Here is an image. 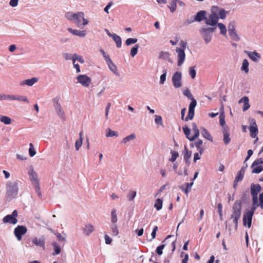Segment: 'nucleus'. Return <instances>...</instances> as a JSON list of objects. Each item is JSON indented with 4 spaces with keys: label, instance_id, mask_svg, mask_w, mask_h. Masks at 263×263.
<instances>
[{
    "label": "nucleus",
    "instance_id": "f257e3e1",
    "mask_svg": "<svg viewBox=\"0 0 263 263\" xmlns=\"http://www.w3.org/2000/svg\"><path fill=\"white\" fill-rule=\"evenodd\" d=\"M241 201L239 200H236L233 204L232 213L231 215V218L233 219L236 228L237 227L238 220L241 216Z\"/></svg>",
    "mask_w": 263,
    "mask_h": 263
},
{
    "label": "nucleus",
    "instance_id": "f03ea898",
    "mask_svg": "<svg viewBox=\"0 0 263 263\" xmlns=\"http://www.w3.org/2000/svg\"><path fill=\"white\" fill-rule=\"evenodd\" d=\"M17 183L16 181H9L6 183V197L9 199L14 198L18 192Z\"/></svg>",
    "mask_w": 263,
    "mask_h": 263
},
{
    "label": "nucleus",
    "instance_id": "7ed1b4c3",
    "mask_svg": "<svg viewBox=\"0 0 263 263\" xmlns=\"http://www.w3.org/2000/svg\"><path fill=\"white\" fill-rule=\"evenodd\" d=\"M29 175L30 180L35 188L36 192L39 196H41V192L40 191L39 180L37 178L36 173L33 171H32L29 173Z\"/></svg>",
    "mask_w": 263,
    "mask_h": 263
},
{
    "label": "nucleus",
    "instance_id": "20e7f679",
    "mask_svg": "<svg viewBox=\"0 0 263 263\" xmlns=\"http://www.w3.org/2000/svg\"><path fill=\"white\" fill-rule=\"evenodd\" d=\"M216 27L214 28H205L200 30V32L205 42L207 44L211 41L212 33L214 31Z\"/></svg>",
    "mask_w": 263,
    "mask_h": 263
},
{
    "label": "nucleus",
    "instance_id": "39448f33",
    "mask_svg": "<svg viewBox=\"0 0 263 263\" xmlns=\"http://www.w3.org/2000/svg\"><path fill=\"white\" fill-rule=\"evenodd\" d=\"M17 215V211L15 210L13 211L11 215L9 214L5 216L3 219V221L4 223H10L15 224L17 222V220L16 219Z\"/></svg>",
    "mask_w": 263,
    "mask_h": 263
},
{
    "label": "nucleus",
    "instance_id": "423d86ee",
    "mask_svg": "<svg viewBox=\"0 0 263 263\" xmlns=\"http://www.w3.org/2000/svg\"><path fill=\"white\" fill-rule=\"evenodd\" d=\"M191 101H192L189 105V112L187 115L184 119V120L185 121H187L189 120H192L194 116V110L197 105V102L194 98L191 99Z\"/></svg>",
    "mask_w": 263,
    "mask_h": 263
},
{
    "label": "nucleus",
    "instance_id": "0eeeda50",
    "mask_svg": "<svg viewBox=\"0 0 263 263\" xmlns=\"http://www.w3.org/2000/svg\"><path fill=\"white\" fill-rule=\"evenodd\" d=\"M249 122L250 123V125L249 126V129L250 132V136L252 138H254L257 136L258 133L257 126L256 123V121L253 118H250L249 119Z\"/></svg>",
    "mask_w": 263,
    "mask_h": 263
},
{
    "label": "nucleus",
    "instance_id": "6e6552de",
    "mask_svg": "<svg viewBox=\"0 0 263 263\" xmlns=\"http://www.w3.org/2000/svg\"><path fill=\"white\" fill-rule=\"evenodd\" d=\"M27 231V228L23 226H18L14 229V234L17 239L20 241L22 238V236L25 235Z\"/></svg>",
    "mask_w": 263,
    "mask_h": 263
},
{
    "label": "nucleus",
    "instance_id": "1a4fd4ad",
    "mask_svg": "<svg viewBox=\"0 0 263 263\" xmlns=\"http://www.w3.org/2000/svg\"><path fill=\"white\" fill-rule=\"evenodd\" d=\"M74 20H76V24L78 27H81L82 20L83 21V25L84 26L88 24V21L84 18V13L83 12L77 13Z\"/></svg>",
    "mask_w": 263,
    "mask_h": 263
},
{
    "label": "nucleus",
    "instance_id": "9d476101",
    "mask_svg": "<svg viewBox=\"0 0 263 263\" xmlns=\"http://www.w3.org/2000/svg\"><path fill=\"white\" fill-rule=\"evenodd\" d=\"M77 79L79 83L85 87H88L91 82V79L85 74L78 76Z\"/></svg>",
    "mask_w": 263,
    "mask_h": 263
},
{
    "label": "nucleus",
    "instance_id": "9b49d317",
    "mask_svg": "<svg viewBox=\"0 0 263 263\" xmlns=\"http://www.w3.org/2000/svg\"><path fill=\"white\" fill-rule=\"evenodd\" d=\"M181 72L179 71H176L173 74L172 77V82L173 84V86L175 88H179L181 86Z\"/></svg>",
    "mask_w": 263,
    "mask_h": 263
},
{
    "label": "nucleus",
    "instance_id": "f8f14e48",
    "mask_svg": "<svg viewBox=\"0 0 263 263\" xmlns=\"http://www.w3.org/2000/svg\"><path fill=\"white\" fill-rule=\"evenodd\" d=\"M54 101L55 102V103L54 104V107L55 108L56 112L58 114V115L62 119H63V120H65V113L62 108L61 104L59 102V99H54Z\"/></svg>",
    "mask_w": 263,
    "mask_h": 263
},
{
    "label": "nucleus",
    "instance_id": "ddd939ff",
    "mask_svg": "<svg viewBox=\"0 0 263 263\" xmlns=\"http://www.w3.org/2000/svg\"><path fill=\"white\" fill-rule=\"evenodd\" d=\"M253 215L246 211L243 215V224L244 226H247L250 228L252 224V220Z\"/></svg>",
    "mask_w": 263,
    "mask_h": 263
},
{
    "label": "nucleus",
    "instance_id": "4468645a",
    "mask_svg": "<svg viewBox=\"0 0 263 263\" xmlns=\"http://www.w3.org/2000/svg\"><path fill=\"white\" fill-rule=\"evenodd\" d=\"M176 52L178 53V66H181L184 62L185 58V54L183 49L177 48L176 49Z\"/></svg>",
    "mask_w": 263,
    "mask_h": 263
},
{
    "label": "nucleus",
    "instance_id": "2eb2a0df",
    "mask_svg": "<svg viewBox=\"0 0 263 263\" xmlns=\"http://www.w3.org/2000/svg\"><path fill=\"white\" fill-rule=\"evenodd\" d=\"M218 20L217 15L215 13H213L209 16L208 18L206 19L205 23L207 25L215 26L217 23Z\"/></svg>",
    "mask_w": 263,
    "mask_h": 263
},
{
    "label": "nucleus",
    "instance_id": "dca6fc26",
    "mask_svg": "<svg viewBox=\"0 0 263 263\" xmlns=\"http://www.w3.org/2000/svg\"><path fill=\"white\" fill-rule=\"evenodd\" d=\"M261 190V187L259 184H251L250 192L252 196H258V194Z\"/></svg>",
    "mask_w": 263,
    "mask_h": 263
},
{
    "label": "nucleus",
    "instance_id": "f3484780",
    "mask_svg": "<svg viewBox=\"0 0 263 263\" xmlns=\"http://www.w3.org/2000/svg\"><path fill=\"white\" fill-rule=\"evenodd\" d=\"M223 141L225 144H228L230 143L231 139L230 138V133L229 132V128L227 126L223 129Z\"/></svg>",
    "mask_w": 263,
    "mask_h": 263
},
{
    "label": "nucleus",
    "instance_id": "a211bd4d",
    "mask_svg": "<svg viewBox=\"0 0 263 263\" xmlns=\"http://www.w3.org/2000/svg\"><path fill=\"white\" fill-rule=\"evenodd\" d=\"M45 238L44 236H42V237L38 238H34L32 240V243L36 245V246H40L43 248L45 247Z\"/></svg>",
    "mask_w": 263,
    "mask_h": 263
},
{
    "label": "nucleus",
    "instance_id": "6ab92c4d",
    "mask_svg": "<svg viewBox=\"0 0 263 263\" xmlns=\"http://www.w3.org/2000/svg\"><path fill=\"white\" fill-rule=\"evenodd\" d=\"M67 30L73 35H77L81 37H84L86 34V30H78L72 29L70 28L67 29Z\"/></svg>",
    "mask_w": 263,
    "mask_h": 263
},
{
    "label": "nucleus",
    "instance_id": "aec40b11",
    "mask_svg": "<svg viewBox=\"0 0 263 263\" xmlns=\"http://www.w3.org/2000/svg\"><path fill=\"white\" fill-rule=\"evenodd\" d=\"M247 167V164L245 166L242 167L238 172L237 175L235 177V180L236 182L241 181L244 177L245 169Z\"/></svg>",
    "mask_w": 263,
    "mask_h": 263
},
{
    "label": "nucleus",
    "instance_id": "412c9836",
    "mask_svg": "<svg viewBox=\"0 0 263 263\" xmlns=\"http://www.w3.org/2000/svg\"><path fill=\"white\" fill-rule=\"evenodd\" d=\"M192 130L194 132V135L191 137V139H190V141H194L196 138L199 137V130L196 126V123H192Z\"/></svg>",
    "mask_w": 263,
    "mask_h": 263
},
{
    "label": "nucleus",
    "instance_id": "4be33fe9",
    "mask_svg": "<svg viewBox=\"0 0 263 263\" xmlns=\"http://www.w3.org/2000/svg\"><path fill=\"white\" fill-rule=\"evenodd\" d=\"M247 54L249 57L253 61L257 62L259 59L261 58L260 54L256 52V51L253 52H247Z\"/></svg>",
    "mask_w": 263,
    "mask_h": 263
},
{
    "label": "nucleus",
    "instance_id": "5701e85b",
    "mask_svg": "<svg viewBox=\"0 0 263 263\" xmlns=\"http://www.w3.org/2000/svg\"><path fill=\"white\" fill-rule=\"evenodd\" d=\"M243 103V111H246L250 107L249 100L248 97H243L241 98L239 101V103Z\"/></svg>",
    "mask_w": 263,
    "mask_h": 263
},
{
    "label": "nucleus",
    "instance_id": "b1692460",
    "mask_svg": "<svg viewBox=\"0 0 263 263\" xmlns=\"http://www.w3.org/2000/svg\"><path fill=\"white\" fill-rule=\"evenodd\" d=\"M83 230L84 233L86 235H89L95 231L93 226L90 223L86 224Z\"/></svg>",
    "mask_w": 263,
    "mask_h": 263
},
{
    "label": "nucleus",
    "instance_id": "393cba45",
    "mask_svg": "<svg viewBox=\"0 0 263 263\" xmlns=\"http://www.w3.org/2000/svg\"><path fill=\"white\" fill-rule=\"evenodd\" d=\"M37 78H32L30 79H27L23 81V82H21V84L22 85H27L28 86H31L33 85L35 83L37 82Z\"/></svg>",
    "mask_w": 263,
    "mask_h": 263
},
{
    "label": "nucleus",
    "instance_id": "a878e982",
    "mask_svg": "<svg viewBox=\"0 0 263 263\" xmlns=\"http://www.w3.org/2000/svg\"><path fill=\"white\" fill-rule=\"evenodd\" d=\"M252 170V173L253 174H259L263 171V165H255L253 166V163L251 166Z\"/></svg>",
    "mask_w": 263,
    "mask_h": 263
},
{
    "label": "nucleus",
    "instance_id": "bb28decb",
    "mask_svg": "<svg viewBox=\"0 0 263 263\" xmlns=\"http://www.w3.org/2000/svg\"><path fill=\"white\" fill-rule=\"evenodd\" d=\"M205 12L201 10L197 13L195 17L194 21L197 22H201L203 20L205 19Z\"/></svg>",
    "mask_w": 263,
    "mask_h": 263
},
{
    "label": "nucleus",
    "instance_id": "cd10ccee",
    "mask_svg": "<svg viewBox=\"0 0 263 263\" xmlns=\"http://www.w3.org/2000/svg\"><path fill=\"white\" fill-rule=\"evenodd\" d=\"M202 136L206 139L212 142L213 138L210 133L204 128L201 129Z\"/></svg>",
    "mask_w": 263,
    "mask_h": 263
},
{
    "label": "nucleus",
    "instance_id": "c85d7f7f",
    "mask_svg": "<svg viewBox=\"0 0 263 263\" xmlns=\"http://www.w3.org/2000/svg\"><path fill=\"white\" fill-rule=\"evenodd\" d=\"M112 39L116 42L117 47L118 48H120L122 45V40L121 37L115 33H112Z\"/></svg>",
    "mask_w": 263,
    "mask_h": 263
},
{
    "label": "nucleus",
    "instance_id": "c756f323",
    "mask_svg": "<svg viewBox=\"0 0 263 263\" xmlns=\"http://www.w3.org/2000/svg\"><path fill=\"white\" fill-rule=\"evenodd\" d=\"M193 184V182L191 183H186V188H184L183 186H180V189L183 191L185 194L187 195L189 192L191 190L192 185Z\"/></svg>",
    "mask_w": 263,
    "mask_h": 263
},
{
    "label": "nucleus",
    "instance_id": "7c9ffc66",
    "mask_svg": "<svg viewBox=\"0 0 263 263\" xmlns=\"http://www.w3.org/2000/svg\"><path fill=\"white\" fill-rule=\"evenodd\" d=\"M170 54L168 52L161 51L159 55V58L167 60L169 62H172L171 59L170 58Z\"/></svg>",
    "mask_w": 263,
    "mask_h": 263
},
{
    "label": "nucleus",
    "instance_id": "2f4dec72",
    "mask_svg": "<svg viewBox=\"0 0 263 263\" xmlns=\"http://www.w3.org/2000/svg\"><path fill=\"white\" fill-rule=\"evenodd\" d=\"M0 121L5 124H10L11 123V119L7 116L0 115Z\"/></svg>",
    "mask_w": 263,
    "mask_h": 263
},
{
    "label": "nucleus",
    "instance_id": "473e14b6",
    "mask_svg": "<svg viewBox=\"0 0 263 263\" xmlns=\"http://www.w3.org/2000/svg\"><path fill=\"white\" fill-rule=\"evenodd\" d=\"M14 100H18L20 101H23L27 103H29V101L26 96H19V95H14Z\"/></svg>",
    "mask_w": 263,
    "mask_h": 263
},
{
    "label": "nucleus",
    "instance_id": "72a5a7b5",
    "mask_svg": "<svg viewBox=\"0 0 263 263\" xmlns=\"http://www.w3.org/2000/svg\"><path fill=\"white\" fill-rule=\"evenodd\" d=\"M72 60L73 64H74V63H76V60H78L81 63H84V61L82 57L80 55H78L76 53L72 55Z\"/></svg>",
    "mask_w": 263,
    "mask_h": 263
},
{
    "label": "nucleus",
    "instance_id": "f704fd0d",
    "mask_svg": "<svg viewBox=\"0 0 263 263\" xmlns=\"http://www.w3.org/2000/svg\"><path fill=\"white\" fill-rule=\"evenodd\" d=\"M249 62L247 59H245L243 60L241 70L245 71L246 73H247L249 71Z\"/></svg>",
    "mask_w": 263,
    "mask_h": 263
},
{
    "label": "nucleus",
    "instance_id": "c9c22d12",
    "mask_svg": "<svg viewBox=\"0 0 263 263\" xmlns=\"http://www.w3.org/2000/svg\"><path fill=\"white\" fill-rule=\"evenodd\" d=\"M119 135L118 133L117 132H115L114 130H112L110 128H108L107 129L106 136L107 137H111L113 136L118 137Z\"/></svg>",
    "mask_w": 263,
    "mask_h": 263
},
{
    "label": "nucleus",
    "instance_id": "e433bc0d",
    "mask_svg": "<svg viewBox=\"0 0 263 263\" xmlns=\"http://www.w3.org/2000/svg\"><path fill=\"white\" fill-rule=\"evenodd\" d=\"M109 69L114 73H116L117 72V67L116 65L113 63L112 60L110 61V63H107Z\"/></svg>",
    "mask_w": 263,
    "mask_h": 263
},
{
    "label": "nucleus",
    "instance_id": "4c0bfd02",
    "mask_svg": "<svg viewBox=\"0 0 263 263\" xmlns=\"http://www.w3.org/2000/svg\"><path fill=\"white\" fill-rule=\"evenodd\" d=\"M162 203H163V201H162V199H161L160 198L156 199L155 203L154 206L156 208V209L158 211H159L162 209Z\"/></svg>",
    "mask_w": 263,
    "mask_h": 263
},
{
    "label": "nucleus",
    "instance_id": "58836bf2",
    "mask_svg": "<svg viewBox=\"0 0 263 263\" xmlns=\"http://www.w3.org/2000/svg\"><path fill=\"white\" fill-rule=\"evenodd\" d=\"M191 156V153L190 152L186 146L184 147V151L183 152V158L184 160L187 162L188 160L190 159V157Z\"/></svg>",
    "mask_w": 263,
    "mask_h": 263
},
{
    "label": "nucleus",
    "instance_id": "ea45409f",
    "mask_svg": "<svg viewBox=\"0 0 263 263\" xmlns=\"http://www.w3.org/2000/svg\"><path fill=\"white\" fill-rule=\"evenodd\" d=\"M14 96L11 95H1L0 94V100H14Z\"/></svg>",
    "mask_w": 263,
    "mask_h": 263
},
{
    "label": "nucleus",
    "instance_id": "a19ab883",
    "mask_svg": "<svg viewBox=\"0 0 263 263\" xmlns=\"http://www.w3.org/2000/svg\"><path fill=\"white\" fill-rule=\"evenodd\" d=\"M229 33L231 38L233 41H238L239 40V37L238 36L235 30L233 31H231V32H229Z\"/></svg>",
    "mask_w": 263,
    "mask_h": 263
},
{
    "label": "nucleus",
    "instance_id": "79ce46f5",
    "mask_svg": "<svg viewBox=\"0 0 263 263\" xmlns=\"http://www.w3.org/2000/svg\"><path fill=\"white\" fill-rule=\"evenodd\" d=\"M177 0H173L171 2V3H170V6H168L170 11L172 13L174 12L175 11L176 9V7H177L176 3H177Z\"/></svg>",
    "mask_w": 263,
    "mask_h": 263
},
{
    "label": "nucleus",
    "instance_id": "37998d69",
    "mask_svg": "<svg viewBox=\"0 0 263 263\" xmlns=\"http://www.w3.org/2000/svg\"><path fill=\"white\" fill-rule=\"evenodd\" d=\"M171 154H172L171 158L169 160L172 162L176 161L177 158L179 156V154L177 152L171 151Z\"/></svg>",
    "mask_w": 263,
    "mask_h": 263
},
{
    "label": "nucleus",
    "instance_id": "c03bdc74",
    "mask_svg": "<svg viewBox=\"0 0 263 263\" xmlns=\"http://www.w3.org/2000/svg\"><path fill=\"white\" fill-rule=\"evenodd\" d=\"M135 138H136V135L134 134H132L131 135L125 137L124 138H123V139L122 140V142L126 143L129 141L134 140V139H135Z\"/></svg>",
    "mask_w": 263,
    "mask_h": 263
},
{
    "label": "nucleus",
    "instance_id": "a18cd8bd",
    "mask_svg": "<svg viewBox=\"0 0 263 263\" xmlns=\"http://www.w3.org/2000/svg\"><path fill=\"white\" fill-rule=\"evenodd\" d=\"M111 230L112 231V236H117L119 234V231L116 224H112L110 227Z\"/></svg>",
    "mask_w": 263,
    "mask_h": 263
},
{
    "label": "nucleus",
    "instance_id": "49530a36",
    "mask_svg": "<svg viewBox=\"0 0 263 263\" xmlns=\"http://www.w3.org/2000/svg\"><path fill=\"white\" fill-rule=\"evenodd\" d=\"M218 26L220 30V33L225 35L227 33V29L225 25L222 23H218Z\"/></svg>",
    "mask_w": 263,
    "mask_h": 263
},
{
    "label": "nucleus",
    "instance_id": "de8ad7c7",
    "mask_svg": "<svg viewBox=\"0 0 263 263\" xmlns=\"http://www.w3.org/2000/svg\"><path fill=\"white\" fill-rule=\"evenodd\" d=\"M111 222L113 223H116L118 219L116 214V210L115 209L112 210L111 212Z\"/></svg>",
    "mask_w": 263,
    "mask_h": 263
},
{
    "label": "nucleus",
    "instance_id": "09e8293b",
    "mask_svg": "<svg viewBox=\"0 0 263 263\" xmlns=\"http://www.w3.org/2000/svg\"><path fill=\"white\" fill-rule=\"evenodd\" d=\"M65 17L70 21L74 20V17L76 16V13L72 12H68L65 13Z\"/></svg>",
    "mask_w": 263,
    "mask_h": 263
},
{
    "label": "nucleus",
    "instance_id": "8fccbe9b",
    "mask_svg": "<svg viewBox=\"0 0 263 263\" xmlns=\"http://www.w3.org/2000/svg\"><path fill=\"white\" fill-rule=\"evenodd\" d=\"M29 153L30 157L34 156L36 154V152L34 148L33 145L31 143L29 144Z\"/></svg>",
    "mask_w": 263,
    "mask_h": 263
},
{
    "label": "nucleus",
    "instance_id": "3c124183",
    "mask_svg": "<svg viewBox=\"0 0 263 263\" xmlns=\"http://www.w3.org/2000/svg\"><path fill=\"white\" fill-rule=\"evenodd\" d=\"M136 196V192L134 191H131L128 194L127 197L129 201H131L134 199Z\"/></svg>",
    "mask_w": 263,
    "mask_h": 263
},
{
    "label": "nucleus",
    "instance_id": "603ef678",
    "mask_svg": "<svg viewBox=\"0 0 263 263\" xmlns=\"http://www.w3.org/2000/svg\"><path fill=\"white\" fill-rule=\"evenodd\" d=\"M137 42V39L136 38H128L125 41V44L127 46H129L132 44H135Z\"/></svg>",
    "mask_w": 263,
    "mask_h": 263
},
{
    "label": "nucleus",
    "instance_id": "864d4df0",
    "mask_svg": "<svg viewBox=\"0 0 263 263\" xmlns=\"http://www.w3.org/2000/svg\"><path fill=\"white\" fill-rule=\"evenodd\" d=\"M189 74L192 79H194L196 75V71L194 67H191L189 68Z\"/></svg>",
    "mask_w": 263,
    "mask_h": 263
},
{
    "label": "nucleus",
    "instance_id": "5fc2aeb1",
    "mask_svg": "<svg viewBox=\"0 0 263 263\" xmlns=\"http://www.w3.org/2000/svg\"><path fill=\"white\" fill-rule=\"evenodd\" d=\"M139 48L138 45H136L130 51V55L132 57H135L137 52H138V49Z\"/></svg>",
    "mask_w": 263,
    "mask_h": 263
},
{
    "label": "nucleus",
    "instance_id": "6e6d98bb",
    "mask_svg": "<svg viewBox=\"0 0 263 263\" xmlns=\"http://www.w3.org/2000/svg\"><path fill=\"white\" fill-rule=\"evenodd\" d=\"M183 130L186 138L190 140V139H191V137L189 136L191 132L190 129L187 126H184L183 127Z\"/></svg>",
    "mask_w": 263,
    "mask_h": 263
},
{
    "label": "nucleus",
    "instance_id": "4d7b16f0",
    "mask_svg": "<svg viewBox=\"0 0 263 263\" xmlns=\"http://www.w3.org/2000/svg\"><path fill=\"white\" fill-rule=\"evenodd\" d=\"M183 93L190 100L194 99L192 94L188 89L184 90Z\"/></svg>",
    "mask_w": 263,
    "mask_h": 263
},
{
    "label": "nucleus",
    "instance_id": "13d9d810",
    "mask_svg": "<svg viewBox=\"0 0 263 263\" xmlns=\"http://www.w3.org/2000/svg\"><path fill=\"white\" fill-rule=\"evenodd\" d=\"M165 245L163 244L159 246H158L156 249V252L159 255H161L162 254V250L164 249Z\"/></svg>",
    "mask_w": 263,
    "mask_h": 263
},
{
    "label": "nucleus",
    "instance_id": "bf43d9fd",
    "mask_svg": "<svg viewBox=\"0 0 263 263\" xmlns=\"http://www.w3.org/2000/svg\"><path fill=\"white\" fill-rule=\"evenodd\" d=\"M219 123L221 126L223 128L225 127L224 125L226 124L224 116L223 114H221L219 116Z\"/></svg>",
    "mask_w": 263,
    "mask_h": 263
},
{
    "label": "nucleus",
    "instance_id": "052dcab7",
    "mask_svg": "<svg viewBox=\"0 0 263 263\" xmlns=\"http://www.w3.org/2000/svg\"><path fill=\"white\" fill-rule=\"evenodd\" d=\"M82 144V140L79 139L76 141L75 147L77 151H79Z\"/></svg>",
    "mask_w": 263,
    "mask_h": 263
},
{
    "label": "nucleus",
    "instance_id": "680f3d73",
    "mask_svg": "<svg viewBox=\"0 0 263 263\" xmlns=\"http://www.w3.org/2000/svg\"><path fill=\"white\" fill-rule=\"evenodd\" d=\"M235 30V25L234 22H231L229 24L228 26V31L229 32H231V31H233Z\"/></svg>",
    "mask_w": 263,
    "mask_h": 263
},
{
    "label": "nucleus",
    "instance_id": "e2e57ef3",
    "mask_svg": "<svg viewBox=\"0 0 263 263\" xmlns=\"http://www.w3.org/2000/svg\"><path fill=\"white\" fill-rule=\"evenodd\" d=\"M257 206H259L258 205L252 204V206L251 208V209L250 210H246V211L252 214V215H254V213Z\"/></svg>",
    "mask_w": 263,
    "mask_h": 263
},
{
    "label": "nucleus",
    "instance_id": "0e129e2a",
    "mask_svg": "<svg viewBox=\"0 0 263 263\" xmlns=\"http://www.w3.org/2000/svg\"><path fill=\"white\" fill-rule=\"evenodd\" d=\"M218 14L221 18L223 19L226 16V12L223 9H222L219 11Z\"/></svg>",
    "mask_w": 263,
    "mask_h": 263
},
{
    "label": "nucleus",
    "instance_id": "69168bd1",
    "mask_svg": "<svg viewBox=\"0 0 263 263\" xmlns=\"http://www.w3.org/2000/svg\"><path fill=\"white\" fill-rule=\"evenodd\" d=\"M263 164V158H259L256 159L253 162V166L255 165H260Z\"/></svg>",
    "mask_w": 263,
    "mask_h": 263
},
{
    "label": "nucleus",
    "instance_id": "338daca9",
    "mask_svg": "<svg viewBox=\"0 0 263 263\" xmlns=\"http://www.w3.org/2000/svg\"><path fill=\"white\" fill-rule=\"evenodd\" d=\"M54 253L53 254V255H58L61 252V249L60 247L57 245V244L54 245Z\"/></svg>",
    "mask_w": 263,
    "mask_h": 263
},
{
    "label": "nucleus",
    "instance_id": "774afa93",
    "mask_svg": "<svg viewBox=\"0 0 263 263\" xmlns=\"http://www.w3.org/2000/svg\"><path fill=\"white\" fill-rule=\"evenodd\" d=\"M162 117L160 116L156 115L155 118V121L157 124H162Z\"/></svg>",
    "mask_w": 263,
    "mask_h": 263
}]
</instances>
